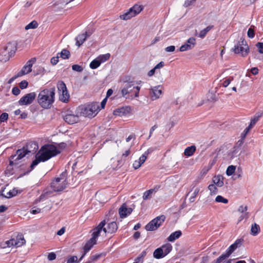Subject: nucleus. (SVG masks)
I'll return each instance as SVG.
<instances>
[{"instance_id": "nucleus-1", "label": "nucleus", "mask_w": 263, "mask_h": 263, "mask_svg": "<svg viewBox=\"0 0 263 263\" xmlns=\"http://www.w3.org/2000/svg\"><path fill=\"white\" fill-rule=\"evenodd\" d=\"M60 153L57 147L53 144L43 145L36 154L35 159L32 161L30 165L31 169L33 170L40 162H45Z\"/></svg>"}, {"instance_id": "nucleus-2", "label": "nucleus", "mask_w": 263, "mask_h": 263, "mask_svg": "<svg viewBox=\"0 0 263 263\" xmlns=\"http://www.w3.org/2000/svg\"><path fill=\"white\" fill-rule=\"evenodd\" d=\"M55 88L45 89L39 93L37 102L43 108H50L54 101Z\"/></svg>"}, {"instance_id": "nucleus-3", "label": "nucleus", "mask_w": 263, "mask_h": 263, "mask_svg": "<svg viewBox=\"0 0 263 263\" xmlns=\"http://www.w3.org/2000/svg\"><path fill=\"white\" fill-rule=\"evenodd\" d=\"M100 110L98 103L92 102L79 106L77 109L80 116L92 118L95 117Z\"/></svg>"}, {"instance_id": "nucleus-4", "label": "nucleus", "mask_w": 263, "mask_h": 263, "mask_svg": "<svg viewBox=\"0 0 263 263\" xmlns=\"http://www.w3.org/2000/svg\"><path fill=\"white\" fill-rule=\"evenodd\" d=\"M140 89V87L136 86L134 82H126L121 90V95L126 99L137 98L139 96Z\"/></svg>"}, {"instance_id": "nucleus-5", "label": "nucleus", "mask_w": 263, "mask_h": 263, "mask_svg": "<svg viewBox=\"0 0 263 263\" xmlns=\"http://www.w3.org/2000/svg\"><path fill=\"white\" fill-rule=\"evenodd\" d=\"M67 182L66 181V173L63 172L59 177L55 178L51 184V187L53 191L55 192H60L63 191L66 187Z\"/></svg>"}, {"instance_id": "nucleus-6", "label": "nucleus", "mask_w": 263, "mask_h": 263, "mask_svg": "<svg viewBox=\"0 0 263 263\" xmlns=\"http://www.w3.org/2000/svg\"><path fill=\"white\" fill-rule=\"evenodd\" d=\"M249 47L244 39L240 40L234 46L233 51L235 53H240L242 57L246 56L249 52Z\"/></svg>"}, {"instance_id": "nucleus-7", "label": "nucleus", "mask_w": 263, "mask_h": 263, "mask_svg": "<svg viewBox=\"0 0 263 263\" xmlns=\"http://www.w3.org/2000/svg\"><path fill=\"white\" fill-rule=\"evenodd\" d=\"M27 155L29 154L25 151L23 147L17 149L16 152V154L11 156L9 158V165L10 166H18L19 165L18 161Z\"/></svg>"}, {"instance_id": "nucleus-8", "label": "nucleus", "mask_w": 263, "mask_h": 263, "mask_svg": "<svg viewBox=\"0 0 263 263\" xmlns=\"http://www.w3.org/2000/svg\"><path fill=\"white\" fill-rule=\"evenodd\" d=\"M57 88L58 89L60 100L64 103L67 102L69 100V95L64 82L63 81L58 82L57 83Z\"/></svg>"}, {"instance_id": "nucleus-9", "label": "nucleus", "mask_w": 263, "mask_h": 263, "mask_svg": "<svg viewBox=\"0 0 263 263\" xmlns=\"http://www.w3.org/2000/svg\"><path fill=\"white\" fill-rule=\"evenodd\" d=\"M143 9L140 5H135L126 12L120 16L121 20H128L139 14Z\"/></svg>"}, {"instance_id": "nucleus-10", "label": "nucleus", "mask_w": 263, "mask_h": 263, "mask_svg": "<svg viewBox=\"0 0 263 263\" xmlns=\"http://www.w3.org/2000/svg\"><path fill=\"white\" fill-rule=\"evenodd\" d=\"M165 219V217L164 215L157 217L146 225L145 229L149 231L157 230L164 221Z\"/></svg>"}, {"instance_id": "nucleus-11", "label": "nucleus", "mask_w": 263, "mask_h": 263, "mask_svg": "<svg viewBox=\"0 0 263 263\" xmlns=\"http://www.w3.org/2000/svg\"><path fill=\"white\" fill-rule=\"evenodd\" d=\"M26 242L24 236L22 234H18L15 238H13L6 241L7 247H15L18 248L22 246Z\"/></svg>"}, {"instance_id": "nucleus-12", "label": "nucleus", "mask_w": 263, "mask_h": 263, "mask_svg": "<svg viewBox=\"0 0 263 263\" xmlns=\"http://www.w3.org/2000/svg\"><path fill=\"white\" fill-rule=\"evenodd\" d=\"M36 62V58H32L28 60L23 67L21 70L17 73V76H23L30 73L32 71L33 64Z\"/></svg>"}, {"instance_id": "nucleus-13", "label": "nucleus", "mask_w": 263, "mask_h": 263, "mask_svg": "<svg viewBox=\"0 0 263 263\" xmlns=\"http://www.w3.org/2000/svg\"><path fill=\"white\" fill-rule=\"evenodd\" d=\"M36 97L35 92H30L26 94L25 96L21 98L18 101V103L21 105H27L31 104Z\"/></svg>"}, {"instance_id": "nucleus-14", "label": "nucleus", "mask_w": 263, "mask_h": 263, "mask_svg": "<svg viewBox=\"0 0 263 263\" xmlns=\"http://www.w3.org/2000/svg\"><path fill=\"white\" fill-rule=\"evenodd\" d=\"M196 45V39L193 37H190L186 42L181 46L179 48V51L181 52L185 51L187 50H191Z\"/></svg>"}, {"instance_id": "nucleus-15", "label": "nucleus", "mask_w": 263, "mask_h": 263, "mask_svg": "<svg viewBox=\"0 0 263 263\" xmlns=\"http://www.w3.org/2000/svg\"><path fill=\"white\" fill-rule=\"evenodd\" d=\"M236 249V247L233 244L231 245L226 250L225 253L216 259L215 263H220L223 260L229 257Z\"/></svg>"}, {"instance_id": "nucleus-16", "label": "nucleus", "mask_w": 263, "mask_h": 263, "mask_svg": "<svg viewBox=\"0 0 263 263\" xmlns=\"http://www.w3.org/2000/svg\"><path fill=\"white\" fill-rule=\"evenodd\" d=\"M76 113L77 115L67 113L64 117L65 121L69 124H72L77 123L79 121V117L80 116L78 115L77 111Z\"/></svg>"}, {"instance_id": "nucleus-17", "label": "nucleus", "mask_w": 263, "mask_h": 263, "mask_svg": "<svg viewBox=\"0 0 263 263\" xmlns=\"http://www.w3.org/2000/svg\"><path fill=\"white\" fill-rule=\"evenodd\" d=\"M17 48V43L15 41H12L8 43V44L3 48L11 56L14 55Z\"/></svg>"}, {"instance_id": "nucleus-18", "label": "nucleus", "mask_w": 263, "mask_h": 263, "mask_svg": "<svg viewBox=\"0 0 263 263\" xmlns=\"http://www.w3.org/2000/svg\"><path fill=\"white\" fill-rule=\"evenodd\" d=\"M160 87V86H155L150 89L149 96L152 100H155L160 98L162 94V90Z\"/></svg>"}, {"instance_id": "nucleus-19", "label": "nucleus", "mask_w": 263, "mask_h": 263, "mask_svg": "<svg viewBox=\"0 0 263 263\" xmlns=\"http://www.w3.org/2000/svg\"><path fill=\"white\" fill-rule=\"evenodd\" d=\"M105 220H104L102 221H101L98 224V226L93 230V232L92 234V237L91 238L92 239L97 241V239L100 235V232H101L102 230L103 231V227L105 226Z\"/></svg>"}, {"instance_id": "nucleus-20", "label": "nucleus", "mask_w": 263, "mask_h": 263, "mask_svg": "<svg viewBox=\"0 0 263 263\" xmlns=\"http://www.w3.org/2000/svg\"><path fill=\"white\" fill-rule=\"evenodd\" d=\"M25 151L29 154H33L35 153L38 149V145L36 143L34 142H30L28 143L25 146L23 147Z\"/></svg>"}, {"instance_id": "nucleus-21", "label": "nucleus", "mask_w": 263, "mask_h": 263, "mask_svg": "<svg viewBox=\"0 0 263 263\" xmlns=\"http://www.w3.org/2000/svg\"><path fill=\"white\" fill-rule=\"evenodd\" d=\"M133 209L130 208H127L126 204H123L119 209V214L121 218L126 217L127 215L130 214Z\"/></svg>"}, {"instance_id": "nucleus-22", "label": "nucleus", "mask_w": 263, "mask_h": 263, "mask_svg": "<svg viewBox=\"0 0 263 263\" xmlns=\"http://www.w3.org/2000/svg\"><path fill=\"white\" fill-rule=\"evenodd\" d=\"M117 229L118 226L115 221L110 222L107 224L106 227H103V231L105 233H114L117 231Z\"/></svg>"}, {"instance_id": "nucleus-23", "label": "nucleus", "mask_w": 263, "mask_h": 263, "mask_svg": "<svg viewBox=\"0 0 263 263\" xmlns=\"http://www.w3.org/2000/svg\"><path fill=\"white\" fill-rule=\"evenodd\" d=\"M149 149H148L147 152H145V153L143 154L138 160L134 161L133 166L135 170L139 168L145 161L147 158V155L149 153Z\"/></svg>"}, {"instance_id": "nucleus-24", "label": "nucleus", "mask_w": 263, "mask_h": 263, "mask_svg": "<svg viewBox=\"0 0 263 263\" xmlns=\"http://www.w3.org/2000/svg\"><path fill=\"white\" fill-rule=\"evenodd\" d=\"M91 34L90 32L86 31L85 33L80 34L76 37V45L80 47L86 40L87 37L90 36Z\"/></svg>"}, {"instance_id": "nucleus-25", "label": "nucleus", "mask_w": 263, "mask_h": 263, "mask_svg": "<svg viewBox=\"0 0 263 263\" xmlns=\"http://www.w3.org/2000/svg\"><path fill=\"white\" fill-rule=\"evenodd\" d=\"M159 188L160 186L157 185L154 189H150L145 192L143 195V200H146L151 198L152 195L156 193Z\"/></svg>"}, {"instance_id": "nucleus-26", "label": "nucleus", "mask_w": 263, "mask_h": 263, "mask_svg": "<svg viewBox=\"0 0 263 263\" xmlns=\"http://www.w3.org/2000/svg\"><path fill=\"white\" fill-rule=\"evenodd\" d=\"M12 56L7 51L2 49L0 52V61L6 62L8 61Z\"/></svg>"}, {"instance_id": "nucleus-27", "label": "nucleus", "mask_w": 263, "mask_h": 263, "mask_svg": "<svg viewBox=\"0 0 263 263\" xmlns=\"http://www.w3.org/2000/svg\"><path fill=\"white\" fill-rule=\"evenodd\" d=\"M96 240L90 238L88 240L84 246L83 250L85 253H87L92 248L93 246L96 243Z\"/></svg>"}, {"instance_id": "nucleus-28", "label": "nucleus", "mask_w": 263, "mask_h": 263, "mask_svg": "<svg viewBox=\"0 0 263 263\" xmlns=\"http://www.w3.org/2000/svg\"><path fill=\"white\" fill-rule=\"evenodd\" d=\"M213 182L214 184L221 187L223 185V177L221 175L215 176L213 179Z\"/></svg>"}, {"instance_id": "nucleus-29", "label": "nucleus", "mask_w": 263, "mask_h": 263, "mask_svg": "<svg viewBox=\"0 0 263 263\" xmlns=\"http://www.w3.org/2000/svg\"><path fill=\"white\" fill-rule=\"evenodd\" d=\"M262 116L263 111H259L256 113L255 116L251 120L250 123L249 124L250 125V127H253L256 122L259 120V118H261Z\"/></svg>"}, {"instance_id": "nucleus-30", "label": "nucleus", "mask_w": 263, "mask_h": 263, "mask_svg": "<svg viewBox=\"0 0 263 263\" xmlns=\"http://www.w3.org/2000/svg\"><path fill=\"white\" fill-rule=\"evenodd\" d=\"M214 26L213 25H209L207 26L205 28L203 29V30H201L199 34H198V37H199L201 39H203L206 35V34L212 29H213Z\"/></svg>"}, {"instance_id": "nucleus-31", "label": "nucleus", "mask_w": 263, "mask_h": 263, "mask_svg": "<svg viewBox=\"0 0 263 263\" xmlns=\"http://www.w3.org/2000/svg\"><path fill=\"white\" fill-rule=\"evenodd\" d=\"M182 233L181 231H177L175 232L172 233L169 237L167 238V240L169 241L172 242L175 241L176 239L179 238L181 235Z\"/></svg>"}, {"instance_id": "nucleus-32", "label": "nucleus", "mask_w": 263, "mask_h": 263, "mask_svg": "<svg viewBox=\"0 0 263 263\" xmlns=\"http://www.w3.org/2000/svg\"><path fill=\"white\" fill-rule=\"evenodd\" d=\"M196 151V146L192 145L186 147L184 152V154L187 157H190L192 156Z\"/></svg>"}, {"instance_id": "nucleus-33", "label": "nucleus", "mask_w": 263, "mask_h": 263, "mask_svg": "<svg viewBox=\"0 0 263 263\" xmlns=\"http://www.w3.org/2000/svg\"><path fill=\"white\" fill-rule=\"evenodd\" d=\"M153 256L157 259H160L165 256L163 252V249L161 247L157 248L154 251Z\"/></svg>"}, {"instance_id": "nucleus-34", "label": "nucleus", "mask_w": 263, "mask_h": 263, "mask_svg": "<svg viewBox=\"0 0 263 263\" xmlns=\"http://www.w3.org/2000/svg\"><path fill=\"white\" fill-rule=\"evenodd\" d=\"M260 227L258 224L254 223L252 224L251 234L253 236H256L260 232Z\"/></svg>"}, {"instance_id": "nucleus-35", "label": "nucleus", "mask_w": 263, "mask_h": 263, "mask_svg": "<svg viewBox=\"0 0 263 263\" xmlns=\"http://www.w3.org/2000/svg\"><path fill=\"white\" fill-rule=\"evenodd\" d=\"M161 248L163 249V252L165 256L167 255L172 249V246L169 243L164 245Z\"/></svg>"}, {"instance_id": "nucleus-36", "label": "nucleus", "mask_w": 263, "mask_h": 263, "mask_svg": "<svg viewBox=\"0 0 263 263\" xmlns=\"http://www.w3.org/2000/svg\"><path fill=\"white\" fill-rule=\"evenodd\" d=\"M58 55H60V57L63 59H68L70 57V52L67 49H63L61 52L58 53Z\"/></svg>"}, {"instance_id": "nucleus-37", "label": "nucleus", "mask_w": 263, "mask_h": 263, "mask_svg": "<svg viewBox=\"0 0 263 263\" xmlns=\"http://www.w3.org/2000/svg\"><path fill=\"white\" fill-rule=\"evenodd\" d=\"M101 64V61H100L98 58L93 60L89 65L90 67L92 69H95L97 68L98 67L100 66V65Z\"/></svg>"}, {"instance_id": "nucleus-38", "label": "nucleus", "mask_w": 263, "mask_h": 263, "mask_svg": "<svg viewBox=\"0 0 263 263\" xmlns=\"http://www.w3.org/2000/svg\"><path fill=\"white\" fill-rule=\"evenodd\" d=\"M38 27V23L36 21H33L28 25H27L25 28L26 30H29L30 29H35Z\"/></svg>"}, {"instance_id": "nucleus-39", "label": "nucleus", "mask_w": 263, "mask_h": 263, "mask_svg": "<svg viewBox=\"0 0 263 263\" xmlns=\"http://www.w3.org/2000/svg\"><path fill=\"white\" fill-rule=\"evenodd\" d=\"M208 189L210 191L211 195H215L218 192V189L214 184H210L208 186Z\"/></svg>"}, {"instance_id": "nucleus-40", "label": "nucleus", "mask_w": 263, "mask_h": 263, "mask_svg": "<svg viewBox=\"0 0 263 263\" xmlns=\"http://www.w3.org/2000/svg\"><path fill=\"white\" fill-rule=\"evenodd\" d=\"M236 167L234 165H230L228 167L226 174L228 176L232 175L235 172Z\"/></svg>"}, {"instance_id": "nucleus-41", "label": "nucleus", "mask_w": 263, "mask_h": 263, "mask_svg": "<svg viewBox=\"0 0 263 263\" xmlns=\"http://www.w3.org/2000/svg\"><path fill=\"white\" fill-rule=\"evenodd\" d=\"M200 191L199 188H196L192 194V196L190 198L189 200L191 202H193L195 201V198L197 196Z\"/></svg>"}, {"instance_id": "nucleus-42", "label": "nucleus", "mask_w": 263, "mask_h": 263, "mask_svg": "<svg viewBox=\"0 0 263 263\" xmlns=\"http://www.w3.org/2000/svg\"><path fill=\"white\" fill-rule=\"evenodd\" d=\"M215 201L217 202H221L223 203H227L228 202V200L227 199L224 198L220 195H218L216 197Z\"/></svg>"}, {"instance_id": "nucleus-43", "label": "nucleus", "mask_w": 263, "mask_h": 263, "mask_svg": "<svg viewBox=\"0 0 263 263\" xmlns=\"http://www.w3.org/2000/svg\"><path fill=\"white\" fill-rule=\"evenodd\" d=\"M110 58V54L107 53L105 54H103L102 55L99 56L98 58V59L101 61V63L107 61Z\"/></svg>"}, {"instance_id": "nucleus-44", "label": "nucleus", "mask_w": 263, "mask_h": 263, "mask_svg": "<svg viewBox=\"0 0 263 263\" xmlns=\"http://www.w3.org/2000/svg\"><path fill=\"white\" fill-rule=\"evenodd\" d=\"M17 194V191L15 189H13L11 191H10L7 193V195H5V197L6 198H10L11 197H13Z\"/></svg>"}, {"instance_id": "nucleus-45", "label": "nucleus", "mask_w": 263, "mask_h": 263, "mask_svg": "<svg viewBox=\"0 0 263 263\" xmlns=\"http://www.w3.org/2000/svg\"><path fill=\"white\" fill-rule=\"evenodd\" d=\"M72 69L78 72H82L83 71V68L82 66L77 64L73 65L72 66Z\"/></svg>"}, {"instance_id": "nucleus-46", "label": "nucleus", "mask_w": 263, "mask_h": 263, "mask_svg": "<svg viewBox=\"0 0 263 263\" xmlns=\"http://www.w3.org/2000/svg\"><path fill=\"white\" fill-rule=\"evenodd\" d=\"M8 119V114L6 112L3 113L0 116V121L1 122L7 121Z\"/></svg>"}, {"instance_id": "nucleus-47", "label": "nucleus", "mask_w": 263, "mask_h": 263, "mask_svg": "<svg viewBox=\"0 0 263 263\" xmlns=\"http://www.w3.org/2000/svg\"><path fill=\"white\" fill-rule=\"evenodd\" d=\"M243 241V239L242 238L238 239L235 241L233 245L237 248L241 246Z\"/></svg>"}, {"instance_id": "nucleus-48", "label": "nucleus", "mask_w": 263, "mask_h": 263, "mask_svg": "<svg viewBox=\"0 0 263 263\" xmlns=\"http://www.w3.org/2000/svg\"><path fill=\"white\" fill-rule=\"evenodd\" d=\"M243 241V239L242 238L238 239L235 241L233 245L237 248L241 246Z\"/></svg>"}, {"instance_id": "nucleus-49", "label": "nucleus", "mask_w": 263, "mask_h": 263, "mask_svg": "<svg viewBox=\"0 0 263 263\" xmlns=\"http://www.w3.org/2000/svg\"><path fill=\"white\" fill-rule=\"evenodd\" d=\"M249 217V213L248 212L241 213V215L239 218L238 221L240 222L243 219H247Z\"/></svg>"}, {"instance_id": "nucleus-50", "label": "nucleus", "mask_w": 263, "mask_h": 263, "mask_svg": "<svg viewBox=\"0 0 263 263\" xmlns=\"http://www.w3.org/2000/svg\"><path fill=\"white\" fill-rule=\"evenodd\" d=\"M28 83L27 81L24 80L20 83V87L21 89H23L27 87Z\"/></svg>"}, {"instance_id": "nucleus-51", "label": "nucleus", "mask_w": 263, "mask_h": 263, "mask_svg": "<svg viewBox=\"0 0 263 263\" xmlns=\"http://www.w3.org/2000/svg\"><path fill=\"white\" fill-rule=\"evenodd\" d=\"M248 36L250 38H253L255 35L254 29L250 27L248 31Z\"/></svg>"}, {"instance_id": "nucleus-52", "label": "nucleus", "mask_w": 263, "mask_h": 263, "mask_svg": "<svg viewBox=\"0 0 263 263\" xmlns=\"http://www.w3.org/2000/svg\"><path fill=\"white\" fill-rule=\"evenodd\" d=\"M59 62V57L57 54V57H52L50 60V62L53 65H56Z\"/></svg>"}, {"instance_id": "nucleus-53", "label": "nucleus", "mask_w": 263, "mask_h": 263, "mask_svg": "<svg viewBox=\"0 0 263 263\" xmlns=\"http://www.w3.org/2000/svg\"><path fill=\"white\" fill-rule=\"evenodd\" d=\"M258 49V51L260 53H263V43L258 42L256 45Z\"/></svg>"}, {"instance_id": "nucleus-54", "label": "nucleus", "mask_w": 263, "mask_h": 263, "mask_svg": "<svg viewBox=\"0 0 263 263\" xmlns=\"http://www.w3.org/2000/svg\"><path fill=\"white\" fill-rule=\"evenodd\" d=\"M78 258L76 256H71L67 261V263H75L77 262Z\"/></svg>"}, {"instance_id": "nucleus-55", "label": "nucleus", "mask_w": 263, "mask_h": 263, "mask_svg": "<svg viewBox=\"0 0 263 263\" xmlns=\"http://www.w3.org/2000/svg\"><path fill=\"white\" fill-rule=\"evenodd\" d=\"M248 209V207L246 205H241L238 208V211L241 213H243L247 212Z\"/></svg>"}, {"instance_id": "nucleus-56", "label": "nucleus", "mask_w": 263, "mask_h": 263, "mask_svg": "<svg viewBox=\"0 0 263 263\" xmlns=\"http://www.w3.org/2000/svg\"><path fill=\"white\" fill-rule=\"evenodd\" d=\"M20 91H20V89L17 87H14L12 90V93L15 96H17V95H19L20 93Z\"/></svg>"}, {"instance_id": "nucleus-57", "label": "nucleus", "mask_w": 263, "mask_h": 263, "mask_svg": "<svg viewBox=\"0 0 263 263\" xmlns=\"http://www.w3.org/2000/svg\"><path fill=\"white\" fill-rule=\"evenodd\" d=\"M56 258V255L53 252H51L48 254V259L49 260H53Z\"/></svg>"}, {"instance_id": "nucleus-58", "label": "nucleus", "mask_w": 263, "mask_h": 263, "mask_svg": "<svg viewBox=\"0 0 263 263\" xmlns=\"http://www.w3.org/2000/svg\"><path fill=\"white\" fill-rule=\"evenodd\" d=\"M231 82V80L230 78L227 79L223 81V82L222 83V85L223 87H226L229 85V84Z\"/></svg>"}, {"instance_id": "nucleus-59", "label": "nucleus", "mask_w": 263, "mask_h": 263, "mask_svg": "<svg viewBox=\"0 0 263 263\" xmlns=\"http://www.w3.org/2000/svg\"><path fill=\"white\" fill-rule=\"evenodd\" d=\"M164 66V62L163 61H161L160 62V63H159L158 64H157L155 67H154V68L155 69V70H157L158 69H160L162 67H163Z\"/></svg>"}, {"instance_id": "nucleus-60", "label": "nucleus", "mask_w": 263, "mask_h": 263, "mask_svg": "<svg viewBox=\"0 0 263 263\" xmlns=\"http://www.w3.org/2000/svg\"><path fill=\"white\" fill-rule=\"evenodd\" d=\"M175 50V46H170L165 48L166 52H173Z\"/></svg>"}, {"instance_id": "nucleus-61", "label": "nucleus", "mask_w": 263, "mask_h": 263, "mask_svg": "<svg viewBox=\"0 0 263 263\" xmlns=\"http://www.w3.org/2000/svg\"><path fill=\"white\" fill-rule=\"evenodd\" d=\"M157 127H158L157 125L155 124L151 127L150 131H149V135L148 138H150L151 137V136L153 134V132L157 128Z\"/></svg>"}, {"instance_id": "nucleus-62", "label": "nucleus", "mask_w": 263, "mask_h": 263, "mask_svg": "<svg viewBox=\"0 0 263 263\" xmlns=\"http://www.w3.org/2000/svg\"><path fill=\"white\" fill-rule=\"evenodd\" d=\"M65 231V229L64 227H63L57 232V235L61 236L64 233Z\"/></svg>"}, {"instance_id": "nucleus-63", "label": "nucleus", "mask_w": 263, "mask_h": 263, "mask_svg": "<svg viewBox=\"0 0 263 263\" xmlns=\"http://www.w3.org/2000/svg\"><path fill=\"white\" fill-rule=\"evenodd\" d=\"M251 72L253 74L256 75L258 73V69L257 68L254 67L251 69Z\"/></svg>"}, {"instance_id": "nucleus-64", "label": "nucleus", "mask_w": 263, "mask_h": 263, "mask_svg": "<svg viewBox=\"0 0 263 263\" xmlns=\"http://www.w3.org/2000/svg\"><path fill=\"white\" fill-rule=\"evenodd\" d=\"M155 71H156L155 69L154 68H153V69H152L151 70H149L148 71V72L147 73V76L149 77L153 76L154 74Z\"/></svg>"}]
</instances>
